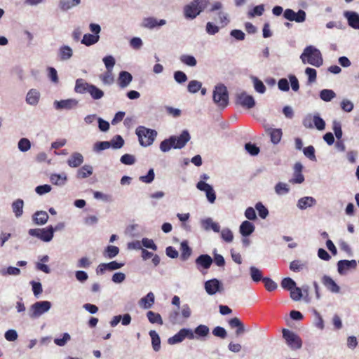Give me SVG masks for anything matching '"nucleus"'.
<instances>
[{"instance_id": "f257e3e1", "label": "nucleus", "mask_w": 359, "mask_h": 359, "mask_svg": "<svg viewBox=\"0 0 359 359\" xmlns=\"http://www.w3.org/2000/svg\"><path fill=\"white\" fill-rule=\"evenodd\" d=\"M190 135L187 130H184L180 136L172 135L165 139L160 144L163 152L168 151L171 148L182 149L190 140Z\"/></svg>"}, {"instance_id": "f03ea898", "label": "nucleus", "mask_w": 359, "mask_h": 359, "mask_svg": "<svg viewBox=\"0 0 359 359\" xmlns=\"http://www.w3.org/2000/svg\"><path fill=\"white\" fill-rule=\"evenodd\" d=\"M300 58L304 64L309 63L316 67H320L323 64L320 51L312 46H309L304 48Z\"/></svg>"}, {"instance_id": "7ed1b4c3", "label": "nucleus", "mask_w": 359, "mask_h": 359, "mask_svg": "<svg viewBox=\"0 0 359 359\" xmlns=\"http://www.w3.org/2000/svg\"><path fill=\"white\" fill-rule=\"evenodd\" d=\"M210 4V0H194L184 8L186 18L194 19Z\"/></svg>"}, {"instance_id": "20e7f679", "label": "nucleus", "mask_w": 359, "mask_h": 359, "mask_svg": "<svg viewBox=\"0 0 359 359\" xmlns=\"http://www.w3.org/2000/svg\"><path fill=\"white\" fill-rule=\"evenodd\" d=\"M136 135L138 136L140 143L143 147L151 145L157 135L156 130L139 126L136 128Z\"/></svg>"}, {"instance_id": "39448f33", "label": "nucleus", "mask_w": 359, "mask_h": 359, "mask_svg": "<svg viewBox=\"0 0 359 359\" xmlns=\"http://www.w3.org/2000/svg\"><path fill=\"white\" fill-rule=\"evenodd\" d=\"M212 97L214 102L219 107L225 108L229 103V94L226 87L223 84L215 86Z\"/></svg>"}, {"instance_id": "423d86ee", "label": "nucleus", "mask_w": 359, "mask_h": 359, "mask_svg": "<svg viewBox=\"0 0 359 359\" xmlns=\"http://www.w3.org/2000/svg\"><path fill=\"white\" fill-rule=\"evenodd\" d=\"M283 337L285 340L286 344L292 350L299 349L302 346L301 338L292 331L287 329H283Z\"/></svg>"}, {"instance_id": "0eeeda50", "label": "nucleus", "mask_w": 359, "mask_h": 359, "mask_svg": "<svg viewBox=\"0 0 359 359\" xmlns=\"http://www.w3.org/2000/svg\"><path fill=\"white\" fill-rule=\"evenodd\" d=\"M28 233L30 236L36 237L44 242H49L53 237L54 229L52 226L43 229H31Z\"/></svg>"}, {"instance_id": "6e6552de", "label": "nucleus", "mask_w": 359, "mask_h": 359, "mask_svg": "<svg viewBox=\"0 0 359 359\" xmlns=\"http://www.w3.org/2000/svg\"><path fill=\"white\" fill-rule=\"evenodd\" d=\"M185 338L189 339L195 338V335L191 330L187 328L181 329L177 334L168 339V343L171 345L178 344L182 342Z\"/></svg>"}, {"instance_id": "1a4fd4ad", "label": "nucleus", "mask_w": 359, "mask_h": 359, "mask_svg": "<svg viewBox=\"0 0 359 359\" xmlns=\"http://www.w3.org/2000/svg\"><path fill=\"white\" fill-rule=\"evenodd\" d=\"M50 306L51 304L50 302H37L31 306L32 313L30 316L32 318L38 317L48 311L50 309Z\"/></svg>"}, {"instance_id": "9d476101", "label": "nucleus", "mask_w": 359, "mask_h": 359, "mask_svg": "<svg viewBox=\"0 0 359 359\" xmlns=\"http://www.w3.org/2000/svg\"><path fill=\"white\" fill-rule=\"evenodd\" d=\"M283 16L290 21L303 22L306 20V13L303 10H299L295 13L293 10L287 8L284 11Z\"/></svg>"}, {"instance_id": "9b49d317", "label": "nucleus", "mask_w": 359, "mask_h": 359, "mask_svg": "<svg viewBox=\"0 0 359 359\" xmlns=\"http://www.w3.org/2000/svg\"><path fill=\"white\" fill-rule=\"evenodd\" d=\"M236 103L247 109H251L255 105L254 97L248 95L245 92L237 95Z\"/></svg>"}, {"instance_id": "f8f14e48", "label": "nucleus", "mask_w": 359, "mask_h": 359, "mask_svg": "<svg viewBox=\"0 0 359 359\" xmlns=\"http://www.w3.org/2000/svg\"><path fill=\"white\" fill-rule=\"evenodd\" d=\"M221 288L222 285L216 278L209 280L205 283V291L210 295H213L216 294V292H219Z\"/></svg>"}, {"instance_id": "ddd939ff", "label": "nucleus", "mask_w": 359, "mask_h": 359, "mask_svg": "<svg viewBox=\"0 0 359 359\" xmlns=\"http://www.w3.org/2000/svg\"><path fill=\"white\" fill-rule=\"evenodd\" d=\"M123 264L118 263L116 261H112L109 263H102L98 265L97 268V273H104L106 271H113L121 268Z\"/></svg>"}, {"instance_id": "4468645a", "label": "nucleus", "mask_w": 359, "mask_h": 359, "mask_svg": "<svg viewBox=\"0 0 359 359\" xmlns=\"http://www.w3.org/2000/svg\"><path fill=\"white\" fill-rule=\"evenodd\" d=\"M166 21L165 20H158L156 18L153 17L146 18L143 20L142 26L149 29H154L156 27H160L165 25Z\"/></svg>"}, {"instance_id": "2eb2a0df", "label": "nucleus", "mask_w": 359, "mask_h": 359, "mask_svg": "<svg viewBox=\"0 0 359 359\" xmlns=\"http://www.w3.org/2000/svg\"><path fill=\"white\" fill-rule=\"evenodd\" d=\"M344 16L348 20V24L353 29H359V14L353 11H346Z\"/></svg>"}, {"instance_id": "dca6fc26", "label": "nucleus", "mask_w": 359, "mask_h": 359, "mask_svg": "<svg viewBox=\"0 0 359 359\" xmlns=\"http://www.w3.org/2000/svg\"><path fill=\"white\" fill-rule=\"evenodd\" d=\"M213 260L208 255H201L196 259V264L198 268L202 267L203 269H208L210 267Z\"/></svg>"}, {"instance_id": "f3484780", "label": "nucleus", "mask_w": 359, "mask_h": 359, "mask_svg": "<svg viewBox=\"0 0 359 359\" xmlns=\"http://www.w3.org/2000/svg\"><path fill=\"white\" fill-rule=\"evenodd\" d=\"M266 133L270 136L272 143L276 144L280 142L283 136V132L280 128H268L266 129Z\"/></svg>"}, {"instance_id": "a211bd4d", "label": "nucleus", "mask_w": 359, "mask_h": 359, "mask_svg": "<svg viewBox=\"0 0 359 359\" xmlns=\"http://www.w3.org/2000/svg\"><path fill=\"white\" fill-rule=\"evenodd\" d=\"M133 80L130 73L126 71H121L118 77V84L121 88L127 87Z\"/></svg>"}, {"instance_id": "6ab92c4d", "label": "nucleus", "mask_w": 359, "mask_h": 359, "mask_svg": "<svg viewBox=\"0 0 359 359\" xmlns=\"http://www.w3.org/2000/svg\"><path fill=\"white\" fill-rule=\"evenodd\" d=\"M357 266L355 260H340L337 263L338 271L340 274L344 273L350 269H355Z\"/></svg>"}, {"instance_id": "aec40b11", "label": "nucleus", "mask_w": 359, "mask_h": 359, "mask_svg": "<svg viewBox=\"0 0 359 359\" xmlns=\"http://www.w3.org/2000/svg\"><path fill=\"white\" fill-rule=\"evenodd\" d=\"M323 284L327 287V290L334 293H338L340 287L335 283V281L328 276H324L322 278Z\"/></svg>"}, {"instance_id": "412c9836", "label": "nucleus", "mask_w": 359, "mask_h": 359, "mask_svg": "<svg viewBox=\"0 0 359 359\" xmlns=\"http://www.w3.org/2000/svg\"><path fill=\"white\" fill-rule=\"evenodd\" d=\"M229 325L231 328L236 327V334L237 336L241 335L245 332V327L242 321L237 317L231 318L229 320Z\"/></svg>"}, {"instance_id": "4be33fe9", "label": "nucleus", "mask_w": 359, "mask_h": 359, "mask_svg": "<svg viewBox=\"0 0 359 359\" xmlns=\"http://www.w3.org/2000/svg\"><path fill=\"white\" fill-rule=\"evenodd\" d=\"M83 162V156L78 152H75L71 155L67 160V164L72 168H77L80 166Z\"/></svg>"}, {"instance_id": "5701e85b", "label": "nucleus", "mask_w": 359, "mask_h": 359, "mask_svg": "<svg viewBox=\"0 0 359 359\" xmlns=\"http://www.w3.org/2000/svg\"><path fill=\"white\" fill-rule=\"evenodd\" d=\"M54 104L57 109H70L76 106L77 101H76L75 100H65L60 101H55Z\"/></svg>"}, {"instance_id": "b1692460", "label": "nucleus", "mask_w": 359, "mask_h": 359, "mask_svg": "<svg viewBox=\"0 0 359 359\" xmlns=\"http://www.w3.org/2000/svg\"><path fill=\"white\" fill-rule=\"evenodd\" d=\"M48 215L45 211H37L32 217L34 224L38 225L45 224L48 219Z\"/></svg>"}, {"instance_id": "393cba45", "label": "nucleus", "mask_w": 359, "mask_h": 359, "mask_svg": "<svg viewBox=\"0 0 359 359\" xmlns=\"http://www.w3.org/2000/svg\"><path fill=\"white\" fill-rule=\"evenodd\" d=\"M255 231V226L249 221H244L240 226V233L243 236H248Z\"/></svg>"}, {"instance_id": "a878e982", "label": "nucleus", "mask_w": 359, "mask_h": 359, "mask_svg": "<svg viewBox=\"0 0 359 359\" xmlns=\"http://www.w3.org/2000/svg\"><path fill=\"white\" fill-rule=\"evenodd\" d=\"M316 203V201L314 198L311 196H306L301 198L298 201L297 206L301 210H304L307 208L312 207Z\"/></svg>"}, {"instance_id": "bb28decb", "label": "nucleus", "mask_w": 359, "mask_h": 359, "mask_svg": "<svg viewBox=\"0 0 359 359\" xmlns=\"http://www.w3.org/2000/svg\"><path fill=\"white\" fill-rule=\"evenodd\" d=\"M180 259L182 261H186L191 256L192 250L191 248L188 245V242L187 241H184L180 244Z\"/></svg>"}, {"instance_id": "cd10ccee", "label": "nucleus", "mask_w": 359, "mask_h": 359, "mask_svg": "<svg viewBox=\"0 0 359 359\" xmlns=\"http://www.w3.org/2000/svg\"><path fill=\"white\" fill-rule=\"evenodd\" d=\"M154 294L153 292H149L145 297L142 298L140 301V305L144 309H149L154 303Z\"/></svg>"}, {"instance_id": "c85d7f7f", "label": "nucleus", "mask_w": 359, "mask_h": 359, "mask_svg": "<svg viewBox=\"0 0 359 359\" xmlns=\"http://www.w3.org/2000/svg\"><path fill=\"white\" fill-rule=\"evenodd\" d=\"M50 180L53 184L55 185H64L67 180V175L65 173L62 174H52L50 177Z\"/></svg>"}, {"instance_id": "c756f323", "label": "nucleus", "mask_w": 359, "mask_h": 359, "mask_svg": "<svg viewBox=\"0 0 359 359\" xmlns=\"http://www.w3.org/2000/svg\"><path fill=\"white\" fill-rule=\"evenodd\" d=\"M40 94L35 89H31L27 94L26 101L28 104L36 105L39 100Z\"/></svg>"}, {"instance_id": "7c9ffc66", "label": "nucleus", "mask_w": 359, "mask_h": 359, "mask_svg": "<svg viewBox=\"0 0 359 359\" xmlns=\"http://www.w3.org/2000/svg\"><path fill=\"white\" fill-rule=\"evenodd\" d=\"M24 202L22 199H17L12 203V210L16 217H20L23 214Z\"/></svg>"}, {"instance_id": "2f4dec72", "label": "nucleus", "mask_w": 359, "mask_h": 359, "mask_svg": "<svg viewBox=\"0 0 359 359\" xmlns=\"http://www.w3.org/2000/svg\"><path fill=\"white\" fill-rule=\"evenodd\" d=\"M202 226L205 230L212 229L215 232H219L220 229L219 225L217 223L214 222L210 218L203 220Z\"/></svg>"}, {"instance_id": "473e14b6", "label": "nucleus", "mask_w": 359, "mask_h": 359, "mask_svg": "<svg viewBox=\"0 0 359 359\" xmlns=\"http://www.w3.org/2000/svg\"><path fill=\"white\" fill-rule=\"evenodd\" d=\"M149 335L151 339V344L153 349L155 351H158L161 348V339L159 335L155 330H151L149 332Z\"/></svg>"}, {"instance_id": "72a5a7b5", "label": "nucleus", "mask_w": 359, "mask_h": 359, "mask_svg": "<svg viewBox=\"0 0 359 359\" xmlns=\"http://www.w3.org/2000/svg\"><path fill=\"white\" fill-rule=\"evenodd\" d=\"M72 49L68 46H62L59 50V56L61 60H67L72 56Z\"/></svg>"}, {"instance_id": "f704fd0d", "label": "nucleus", "mask_w": 359, "mask_h": 359, "mask_svg": "<svg viewBox=\"0 0 359 359\" xmlns=\"http://www.w3.org/2000/svg\"><path fill=\"white\" fill-rule=\"evenodd\" d=\"M93 173V168L90 165H85L77 171L76 177L79 179L86 178Z\"/></svg>"}, {"instance_id": "c9c22d12", "label": "nucleus", "mask_w": 359, "mask_h": 359, "mask_svg": "<svg viewBox=\"0 0 359 359\" xmlns=\"http://www.w3.org/2000/svg\"><path fill=\"white\" fill-rule=\"evenodd\" d=\"M90 85L85 82L82 79H79L76 81L74 90L76 93H87L88 86H90Z\"/></svg>"}, {"instance_id": "e433bc0d", "label": "nucleus", "mask_w": 359, "mask_h": 359, "mask_svg": "<svg viewBox=\"0 0 359 359\" xmlns=\"http://www.w3.org/2000/svg\"><path fill=\"white\" fill-rule=\"evenodd\" d=\"M99 38V35L86 34L81 40V43L87 46H89L96 43L98 41Z\"/></svg>"}, {"instance_id": "4c0bfd02", "label": "nucleus", "mask_w": 359, "mask_h": 359, "mask_svg": "<svg viewBox=\"0 0 359 359\" xmlns=\"http://www.w3.org/2000/svg\"><path fill=\"white\" fill-rule=\"evenodd\" d=\"M81 0H60V7L62 11H67L80 4Z\"/></svg>"}, {"instance_id": "58836bf2", "label": "nucleus", "mask_w": 359, "mask_h": 359, "mask_svg": "<svg viewBox=\"0 0 359 359\" xmlns=\"http://www.w3.org/2000/svg\"><path fill=\"white\" fill-rule=\"evenodd\" d=\"M87 93H89L92 97L95 100L100 99L104 95L103 91L94 85H90V86H88Z\"/></svg>"}, {"instance_id": "ea45409f", "label": "nucleus", "mask_w": 359, "mask_h": 359, "mask_svg": "<svg viewBox=\"0 0 359 359\" xmlns=\"http://www.w3.org/2000/svg\"><path fill=\"white\" fill-rule=\"evenodd\" d=\"M147 316L151 323H157L161 325L163 323L162 318L159 313L149 311L147 312Z\"/></svg>"}, {"instance_id": "a19ab883", "label": "nucleus", "mask_w": 359, "mask_h": 359, "mask_svg": "<svg viewBox=\"0 0 359 359\" xmlns=\"http://www.w3.org/2000/svg\"><path fill=\"white\" fill-rule=\"evenodd\" d=\"M194 334H196L198 337H205L208 336L210 333L209 327L205 325H199L197 326L195 330Z\"/></svg>"}, {"instance_id": "79ce46f5", "label": "nucleus", "mask_w": 359, "mask_h": 359, "mask_svg": "<svg viewBox=\"0 0 359 359\" xmlns=\"http://www.w3.org/2000/svg\"><path fill=\"white\" fill-rule=\"evenodd\" d=\"M119 252V248L114 245H108L104 252V256L109 259L115 257Z\"/></svg>"}, {"instance_id": "37998d69", "label": "nucleus", "mask_w": 359, "mask_h": 359, "mask_svg": "<svg viewBox=\"0 0 359 359\" xmlns=\"http://www.w3.org/2000/svg\"><path fill=\"white\" fill-rule=\"evenodd\" d=\"M336 96L335 93L332 90L324 89L320 93V97L325 102H329Z\"/></svg>"}, {"instance_id": "c03bdc74", "label": "nucleus", "mask_w": 359, "mask_h": 359, "mask_svg": "<svg viewBox=\"0 0 359 359\" xmlns=\"http://www.w3.org/2000/svg\"><path fill=\"white\" fill-rule=\"evenodd\" d=\"M180 61L189 67H194L197 64L196 58L194 56L189 55H181Z\"/></svg>"}, {"instance_id": "a18cd8bd", "label": "nucleus", "mask_w": 359, "mask_h": 359, "mask_svg": "<svg viewBox=\"0 0 359 359\" xmlns=\"http://www.w3.org/2000/svg\"><path fill=\"white\" fill-rule=\"evenodd\" d=\"M250 276L253 281L255 282H259L262 280L264 278H262V271L256 268L255 266H251L250 268Z\"/></svg>"}, {"instance_id": "49530a36", "label": "nucleus", "mask_w": 359, "mask_h": 359, "mask_svg": "<svg viewBox=\"0 0 359 359\" xmlns=\"http://www.w3.org/2000/svg\"><path fill=\"white\" fill-rule=\"evenodd\" d=\"M201 86L202 83L200 81L192 80L189 81L187 89L189 93H196L201 88Z\"/></svg>"}, {"instance_id": "de8ad7c7", "label": "nucleus", "mask_w": 359, "mask_h": 359, "mask_svg": "<svg viewBox=\"0 0 359 359\" xmlns=\"http://www.w3.org/2000/svg\"><path fill=\"white\" fill-rule=\"evenodd\" d=\"M296 286V283L291 278H284L281 281V287L287 290H290Z\"/></svg>"}, {"instance_id": "09e8293b", "label": "nucleus", "mask_w": 359, "mask_h": 359, "mask_svg": "<svg viewBox=\"0 0 359 359\" xmlns=\"http://www.w3.org/2000/svg\"><path fill=\"white\" fill-rule=\"evenodd\" d=\"M305 74L308 76V82L309 83L316 82L317 78V72L315 69L307 67L305 69Z\"/></svg>"}, {"instance_id": "8fccbe9b", "label": "nucleus", "mask_w": 359, "mask_h": 359, "mask_svg": "<svg viewBox=\"0 0 359 359\" xmlns=\"http://www.w3.org/2000/svg\"><path fill=\"white\" fill-rule=\"evenodd\" d=\"M288 186L283 182H278L275 187V191L278 195H283L289 192Z\"/></svg>"}, {"instance_id": "3c124183", "label": "nucleus", "mask_w": 359, "mask_h": 359, "mask_svg": "<svg viewBox=\"0 0 359 359\" xmlns=\"http://www.w3.org/2000/svg\"><path fill=\"white\" fill-rule=\"evenodd\" d=\"M255 208L258 211L259 216L261 218L265 219L268 216L269 211L261 202H259L255 205Z\"/></svg>"}, {"instance_id": "603ef678", "label": "nucleus", "mask_w": 359, "mask_h": 359, "mask_svg": "<svg viewBox=\"0 0 359 359\" xmlns=\"http://www.w3.org/2000/svg\"><path fill=\"white\" fill-rule=\"evenodd\" d=\"M111 142V147L114 149H120L121 148L124 144V140L122 138L121 135H116L115 136Z\"/></svg>"}, {"instance_id": "864d4df0", "label": "nucleus", "mask_w": 359, "mask_h": 359, "mask_svg": "<svg viewBox=\"0 0 359 359\" xmlns=\"http://www.w3.org/2000/svg\"><path fill=\"white\" fill-rule=\"evenodd\" d=\"M31 147L30 141L27 138H22L18 142V149L23 152L27 151Z\"/></svg>"}, {"instance_id": "5fc2aeb1", "label": "nucleus", "mask_w": 359, "mask_h": 359, "mask_svg": "<svg viewBox=\"0 0 359 359\" xmlns=\"http://www.w3.org/2000/svg\"><path fill=\"white\" fill-rule=\"evenodd\" d=\"M264 11V7L263 5H258L254 7V8L248 12V16L253 18L255 16H261Z\"/></svg>"}, {"instance_id": "6e6d98bb", "label": "nucleus", "mask_w": 359, "mask_h": 359, "mask_svg": "<svg viewBox=\"0 0 359 359\" xmlns=\"http://www.w3.org/2000/svg\"><path fill=\"white\" fill-rule=\"evenodd\" d=\"M262 281L264 283L265 288L269 292L273 291L277 288V284L269 278H264Z\"/></svg>"}, {"instance_id": "4d7b16f0", "label": "nucleus", "mask_w": 359, "mask_h": 359, "mask_svg": "<svg viewBox=\"0 0 359 359\" xmlns=\"http://www.w3.org/2000/svg\"><path fill=\"white\" fill-rule=\"evenodd\" d=\"M254 88L259 93H264L266 91V87L263 82L257 77L253 78Z\"/></svg>"}, {"instance_id": "13d9d810", "label": "nucleus", "mask_w": 359, "mask_h": 359, "mask_svg": "<svg viewBox=\"0 0 359 359\" xmlns=\"http://www.w3.org/2000/svg\"><path fill=\"white\" fill-rule=\"evenodd\" d=\"M103 62L104 63L107 70L112 71L115 65V59L111 55H107L103 58Z\"/></svg>"}, {"instance_id": "bf43d9fd", "label": "nucleus", "mask_w": 359, "mask_h": 359, "mask_svg": "<svg viewBox=\"0 0 359 359\" xmlns=\"http://www.w3.org/2000/svg\"><path fill=\"white\" fill-rule=\"evenodd\" d=\"M313 125L319 130H324L325 128V123L324 120L318 115L313 116Z\"/></svg>"}, {"instance_id": "052dcab7", "label": "nucleus", "mask_w": 359, "mask_h": 359, "mask_svg": "<svg viewBox=\"0 0 359 359\" xmlns=\"http://www.w3.org/2000/svg\"><path fill=\"white\" fill-rule=\"evenodd\" d=\"M245 148L246 151L252 156H256L259 152V148L257 147L255 144H252L250 142L246 143L245 145Z\"/></svg>"}, {"instance_id": "680f3d73", "label": "nucleus", "mask_w": 359, "mask_h": 359, "mask_svg": "<svg viewBox=\"0 0 359 359\" xmlns=\"http://www.w3.org/2000/svg\"><path fill=\"white\" fill-rule=\"evenodd\" d=\"M290 291V297L294 301H299L302 297V290L299 287H294Z\"/></svg>"}, {"instance_id": "e2e57ef3", "label": "nucleus", "mask_w": 359, "mask_h": 359, "mask_svg": "<svg viewBox=\"0 0 359 359\" xmlns=\"http://www.w3.org/2000/svg\"><path fill=\"white\" fill-rule=\"evenodd\" d=\"M221 236L222 239L227 243L231 242L233 239V233L229 229H223L221 232Z\"/></svg>"}, {"instance_id": "0e129e2a", "label": "nucleus", "mask_w": 359, "mask_h": 359, "mask_svg": "<svg viewBox=\"0 0 359 359\" xmlns=\"http://www.w3.org/2000/svg\"><path fill=\"white\" fill-rule=\"evenodd\" d=\"M71 339L70 335L68 333H64L62 334V338H56L54 339V343L59 346H65L68 341H69Z\"/></svg>"}, {"instance_id": "69168bd1", "label": "nucleus", "mask_w": 359, "mask_h": 359, "mask_svg": "<svg viewBox=\"0 0 359 359\" xmlns=\"http://www.w3.org/2000/svg\"><path fill=\"white\" fill-rule=\"evenodd\" d=\"M174 79L176 82L183 83L187 81L186 74L182 71H177L174 73Z\"/></svg>"}, {"instance_id": "338daca9", "label": "nucleus", "mask_w": 359, "mask_h": 359, "mask_svg": "<svg viewBox=\"0 0 359 359\" xmlns=\"http://www.w3.org/2000/svg\"><path fill=\"white\" fill-rule=\"evenodd\" d=\"M102 81L105 84H111L114 81L112 71L107 70V72L102 76Z\"/></svg>"}, {"instance_id": "774afa93", "label": "nucleus", "mask_w": 359, "mask_h": 359, "mask_svg": "<svg viewBox=\"0 0 359 359\" xmlns=\"http://www.w3.org/2000/svg\"><path fill=\"white\" fill-rule=\"evenodd\" d=\"M212 334L215 337H218L222 339L226 338L227 335L226 330L220 326H217L216 327H215L212 330Z\"/></svg>"}]
</instances>
